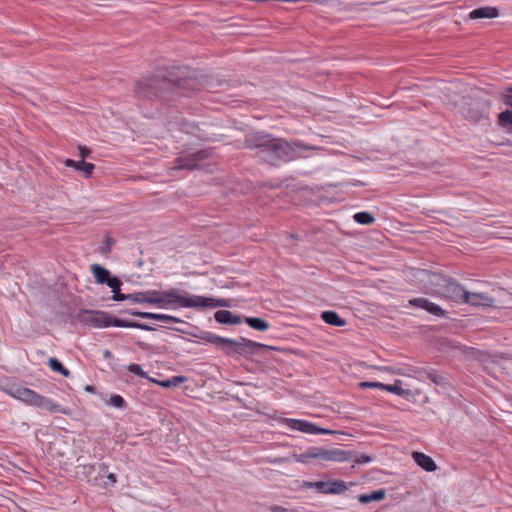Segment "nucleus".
Masks as SVG:
<instances>
[{
    "label": "nucleus",
    "instance_id": "nucleus-5",
    "mask_svg": "<svg viewBox=\"0 0 512 512\" xmlns=\"http://www.w3.org/2000/svg\"><path fill=\"white\" fill-rule=\"evenodd\" d=\"M3 390L18 400L25 402L28 405L35 406L39 409L48 411L50 413H64V409L60 404L53 402L51 399L38 394L36 391L22 386L20 384L12 383L3 388Z\"/></svg>",
    "mask_w": 512,
    "mask_h": 512
},
{
    "label": "nucleus",
    "instance_id": "nucleus-3",
    "mask_svg": "<svg viewBox=\"0 0 512 512\" xmlns=\"http://www.w3.org/2000/svg\"><path fill=\"white\" fill-rule=\"evenodd\" d=\"M192 337L198 338L206 343L215 345L227 356L239 355L248 358L250 355L257 354L260 350H275L274 346L262 344L245 337L238 340L225 338L209 331H200L199 333H189Z\"/></svg>",
    "mask_w": 512,
    "mask_h": 512
},
{
    "label": "nucleus",
    "instance_id": "nucleus-52",
    "mask_svg": "<svg viewBox=\"0 0 512 512\" xmlns=\"http://www.w3.org/2000/svg\"><path fill=\"white\" fill-rule=\"evenodd\" d=\"M281 461H282V459L274 460L273 462H274V463H277V462H281Z\"/></svg>",
    "mask_w": 512,
    "mask_h": 512
},
{
    "label": "nucleus",
    "instance_id": "nucleus-42",
    "mask_svg": "<svg viewBox=\"0 0 512 512\" xmlns=\"http://www.w3.org/2000/svg\"><path fill=\"white\" fill-rule=\"evenodd\" d=\"M107 482L103 480L104 483L108 486H114L117 483V476L115 473L109 472L105 475Z\"/></svg>",
    "mask_w": 512,
    "mask_h": 512
},
{
    "label": "nucleus",
    "instance_id": "nucleus-35",
    "mask_svg": "<svg viewBox=\"0 0 512 512\" xmlns=\"http://www.w3.org/2000/svg\"><path fill=\"white\" fill-rule=\"evenodd\" d=\"M352 455V458L349 461H353L356 464H367L373 460V456L367 454H356L353 451H349Z\"/></svg>",
    "mask_w": 512,
    "mask_h": 512
},
{
    "label": "nucleus",
    "instance_id": "nucleus-45",
    "mask_svg": "<svg viewBox=\"0 0 512 512\" xmlns=\"http://www.w3.org/2000/svg\"><path fill=\"white\" fill-rule=\"evenodd\" d=\"M114 244V240L110 237L106 238L105 244L101 247V251L103 253H107L111 251V247Z\"/></svg>",
    "mask_w": 512,
    "mask_h": 512
},
{
    "label": "nucleus",
    "instance_id": "nucleus-30",
    "mask_svg": "<svg viewBox=\"0 0 512 512\" xmlns=\"http://www.w3.org/2000/svg\"><path fill=\"white\" fill-rule=\"evenodd\" d=\"M463 114L465 118L475 123L481 121L484 118L482 111L475 107H469L465 109Z\"/></svg>",
    "mask_w": 512,
    "mask_h": 512
},
{
    "label": "nucleus",
    "instance_id": "nucleus-28",
    "mask_svg": "<svg viewBox=\"0 0 512 512\" xmlns=\"http://www.w3.org/2000/svg\"><path fill=\"white\" fill-rule=\"evenodd\" d=\"M48 366L52 371L58 372L64 377L70 376V371L57 358H50L48 360Z\"/></svg>",
    "mask_w": 512,
    "mask_h": 512
},
{
    "label": "nucleus",
    "instance_id": "nucleus-40",
    "mask_svg": "<svg viewBox=\"0 0 512 512\" xmlns=\"http://www.w3.org/2000/svg\"><path fill=\"white\" fill-rule=\"evenodd\" d=\"M78 151H79V157L85 161V159L87 157L90 156L91 154V149L88 148L87 146H82V145H79L78 147Z\"/></svg>",
    "mask_w": 512,
    "mask_h": 512
},
{
    "label": "nucleus",
    "instance_id": "nucleus-13",
    "mask_svg": "<svg viewBox=\"0 0 512 512\" xmlns=\"http://www.w3.org/2000/svg\"><path fill=\"white\" fill-rule=\"evenodd\" d=\"M281 423L287 425L293 430H297L306 434H333L332 430L319 427L312 422L302 419L282 418Z\"/></svg>",
    "mask_w": 512,
    "mask_h": 512
},
{
    "label": "nucleus",
    "instance_id": "nucleus-27",
    "mask_svg": "<svg viewBox=\"0 0 512 512\" xmlns=\"http://www.w3.org/2000/svg\"><path fill=\"white\" fill-rule=\"evenodd\" d=\"M147 319L157 320V321H161V322L183 323V320H181L178 317L167 315V314H161V313H153V312H148Z\"/></svg>",
    "mask_w": 512,
    "mask_h": 512
},
{
    "label": "nucleus",
    "instance_id": "nucleus-41",
    "mask_svg": "<svg viewBox=\"0 0 512 512\" xmlns=\"http://www.w3.org/2000/svg\"><path fill=\"white\" fill-rule=\"evenodd\" d=\"M144 294H145V299H150V300H154V299H159L160 297V292L161 291H158V290H147V291H143Z\"/></svg>",
    "mask_w": 512,
    "mask_h": 512
},
{
    "label": "nucleus",
    "instance_id": "nucleus-18",
    "mask_svg": "<svg viewBox=\"0 0 512 512\" xmlns=\"http://www.w3.org/2000/svg\"><path fill=\"white\" fill-rule=\"evenodd\" d=\"M230 303L227 299H215L212 297L196 296V308H216L229 307Z\"/></svg>",
    "mask_w": 512,
    "mask_h": 512
},
{
    "label": "nucleus",
    "instance_id": "nucleus-29",
    "mask_svg": "<svg viewBox=\"0 0 512 512\" xmlns=\"http://www.w3.org/2000/svg\"><path fill=\"white\" fill-rule=\"evenodd\" d=\"M187 380L185 376H173L171 378L157 381V383L163 388L177 387Z\"/></svg>",
    "mask_w": 512,
    "mask_h": 512
},
{
    "label": "nucleus",
    "instance_id": "nucleus-54",
    "mask_svg": "<svg viewBox=\"0 0 512 512\" xmlns=\"http://www.w3.org/2000/svg\"><path fill=\"white\" fill-rule=\"evenodd\" d=\"M291 237H293V239H296L297 235L294 236V234H291Z\"/></svg>",
    "mask_w": 512,
    "mask_h": 512
},
{
    "label": "nucleus",
    "instance_id": "nucleus-39",
    "mask_svg": "<svg viewBox=\"0 0 512 512\" xmlns=\"http://www.w3.org/2000/svg\"><path fill=\"white\" fill-rule=\"evenodd\" d=\"M383 384L381 382L363 381L358 384L361 389L366 388H378L383 390Z\"/></svg>",
    "mask_w": 512,
    "mask_h": 512
},
{
    "label": "nucleus",
    "instance_id": "nucleus-22",
    "mask_svg": "<svg viewBox=\"0 0 512 512\" xmlns=\"http://www.w3.org/2000/svg\"><path fill=\"white\" fill-rule=\"evenodd\" d=\"M321 319L328 325L342 327L346 325V320L339 316L336 311L327 310L321 313Z\"/></svg>",
    "mask_w": 512,
    "mask_h": 512
},
{
    "label": "nucleus",
    "instance_id": "nucleus-16",
    "mask_svg": "<svg viewBox=\"0 0 512 512\" xmlns=\"http://www.w3.org/2000/svg\"><path fill=\"white\" fill-rule=\"evenodd\" d=\"M64 164L66 167L75 169L77 172L81 173L85 178H90L95 169V165L93 163L86 162L82 159L79 161L73 159H66L64 161Z\"/></svg>",
    "mask_w": 512,
    "mask_h": 512
},
{
    "label": "nucleus",
    "instance_id": "nucleus-4",
    "mask_svg": "<svg viewBox=\"0 0 512 512\" xmlns=\"http://www.w3.org/2000/svg\"><path fill=\"white\" fill-rule=\"evenodd\" d=\"M75 319L80 323L95 328H107V327H123V328H136L144 331H154V327L141 323L134 320L121 319L116 316H112L108 312L102 310H89L80 309L75 315Z\"/></svg>",
    "mask_w": 512,
    "mask_h": 512
},
{
    "label": "nucleus",
    "instance_id": "nucleus-15",
    "mask_svg": "<svg viewBox=\"0 0 512 512\" xmlns=\"http://www.w3.org/2000/svg\"><path fill=\"white\" fill-rule=\"evenodd\" d=\"M464 304H469L475 307H492L494 299L485 293H471L467 291V299Z\"/></svg>",
    "mask_w": 512,
    "mask_h": 512
},
{
    "label": "nucleus",
    "instance_id": "nucleus-24",
    "mask_svg": "<svg viewBox=\"0 0 512 512\" xmlns=\"http://www.w3.org/2000/svg\"><path fill=\"white\" fill-rule=\"evenodd\" d=\"M244 321L250 328L257 331H266L270 327V324L260 317H245Z\"/></svg>",
    "mask_w": 512,
    "mask_h": 512
},
{
    "label": "nucleus",
    "instance_id": "nucleus-7",
    "mask_svg": "<svg viewBox=\"0 0 512 512\" xmlns=\"http://www.w3.org/2000/svg\"><path fill=\"white\" fill-rule=\"evenodd\" d=\"M159 299L153 300V305L160 308H168L178 305L183 308H196V296L188 292L181 294L177 289L171 288L169 290L161 291Z\"/></svg>",
    "mask_w": 512,
    "mask_h": 512
},
{
    "label": "nucleus",
    "instance_id": "nucleus-2",
    "mask_svg": "<svg viewBox=\"0 0 512 512\" xmlns=\"http://www.w3.org/2000/svg\"><path fill=\"white\" fill-rule=\"evenodd\" d=\"M244 147L256 150V155L260 159L274 167H278L282 163L307 158V152L322 149L301 140L276 138L264 132L247 133L244 138Z\"/></svg>",
    "mask_w": 512,
    "mask_h": 512
},
{
    "label": "nucleus",
    "instance_id": "nucleus-9",
    "mask_svg": "<svg viewBox=\"0 0 512 512\" xmlns=\"http://www.w3.org/2000/svg\"><path fill=\"white\" fill-rule=\"evenodd\" d=\"M443 282L445 275L418 267V292L437 294Z\"/></svg>",
    "mask_w": 512,
    "mask_h": 512
},
{
    "label": "nucleus",
    "instance_id": "nucleus-8",
    "mask_svg": "<svg viewBox=\"0 0 512 512\" xmlns=\"http://www.w3.org/2000/svg\"><path fill=\"white\" fill-rule=\"evenodd\" d=\"M213 148H205L189 154H181L174 160L173 170H197L201 162L212 157Z\"/></svg>",
    "mask_w": 512,
    "mask_h": 512
},
{
    "label": "nucleus",
    "instance_id": "nucleus-20",
    "mask_svg": "<svg viewBox=\"0 0 512 512\" xmlns=\"http://www.w3.org/2000/svg\"><path fill=\"white\" fill-rule=\"evenodd\" d=\"M417 305L418 309H424L435 317L442 318L446 315V311L442 307L428 299L418 298Z\"/></svg>",
    "mask_w": 512,
    "mask_h": 512
},
{
    "label": "nucleus",
    "instance_id": "nucleus-6",
    "mask_svg": "<svg viewBox=\"0 0 512 512\" xmlns=\"http://www.w3.org/2000/svg\"><path fill=\"white\" fill-rule=\"evenodd\" d=\"M352 458L348 450L339 448L325 449L322 447H309L304 453L293 454V459L296 462L307 464L311 459H318L322 461L333 462H346Z\"/></svg>",
    "mask_w": 512,
    "mask_h": 512
},
{
    "label": "nucleus",
    "instance_id": "nucleus-19",
    "mask_svg": "<svg viewBox=\"0 0 512 512\" xmlns=\"http://www.w3.org/2000/svg\"><path fill=\"white\" fill-rule=\"evenodd\" d=\"M214 318L219 324L224 325H236L242 322L241 316L236 315L229 310L216 311L214 314Z\"/></svg>",
    "mask_w": 512,
    "mask_h": 512
},
{
    "label": "nucleus",
    "instance_id": "nucleus-49",
    "mask_svg": "<svg viewBox=\"0 0 512 512\" xmlns=\"http://www.w3.org/2000/svg\"><path fill=\"white\" fill-rule=\"evenodd\" d=\"M411 457L416 462V457H417L416 450L411 452Z\"/></svg>",
    "mask_w": 512,
    "mask_h": 512
},
{
    "label": "nucleus",
    "instance_id": "nucleus-46",
    "mask_svg": "<svg viewBox=\"0 0 512 512\" xmlns=\"http://www.w3.org/2000/svg\"><path fill=\"white\" fill-rule=\"evenodd\" d=\"M135 344L141 349V350H144V351H149L151 350V345L146 343V342H143V341H136Z\"/></svg>",
    "mask_w": 512,
    "mask_h": 512
},
{
    "label": "nucleus",
    "instance_id": "nucleus-23",
    "mask_svg": "<svg viewBox=\"0 0 512 512\" xmlns=\"http://www.w3.org/2000/svg\"><path fill=\"white\" fill-rule=\"evenodd\" d=\"M386 491L384 489L374 490L370 493L360 494L358 501L362 504H368L373 501H381L385 498Z\"/></svg>",
    "mask_w": 512,
    "mask_h": 512
},
{
    "label": "nucleus",
    "instance_id": "nucleus-43",
    "mask_svg": "<svg viewBox=\"0 0 512 512\" xmlns=\"http://www.w3.org/2000/svg\"><path fill=\"white\" fill-rule=\"evenodd\" d=\"M108 468H109V467H108V465H107V464H105V463H100V464L98 465V467L96 468V469H97L96 474H97V475H100V476L102 477V479H103V478H104V476H105L106 474H108V473H109Z\"/></svg>",
    "mask_w": 512,
    "mask_h": 512
},
{
    "label": "nucleus",
    "instance_id": "nucleus-32",
    "mask_svg": "<svg viewBox=\"0 0 512 512\" xmlns=\"http://www.w3.org/2000/svg\"><path fill=\"white\" fill-rule=\"evenodd\" d=\"M498 123L501 127H512V109H507L499 113Z\"/></svg>",
    "mask_w": 512,
    "mask_h": 512
},
{
    "label": "nucleus",
    "instance_id": "nucleus-10",
    "mask_svg": "<svg viewBox=\"0 0 512 512\" xmlns=\"http://www.w3.org/2000/svg\"><path fill=\"white\" fill-rule=\"evenodd\" d=\"M90 270L95 282L99 285H107L113 295L121 291V287L123 286L122 280L118 276L113 275L109 269L100 264H92Z\"/></svg>",
    "mask_w": 512,
    "mask_h": 512
},
{
    "label": "nucleus",
    "instance_id": "nucleus-38",
    "mask_svg": "<svg viewBox=\"0 0 512 512\" xmlns=\"http://www.w3.org/2000/svg\"><path fill=\"white\" fill-rule=\"evenodd\" d=\"M121 313L136 316V317H139L142 319H147V316H148V312L135 310V309H125V310L121 311Z\"/></svg>",
    "mask_w": 512,
    "mask_h": 512
},
{
    "label": "nucleus",
    "instance_id": "nucleus-14",
    "mask_svg": "<svg viewBox=\"0 0 512 512\" xmlns=\"http://www.w3.org/2000/svg\"><path fill=\"white\" fill-rule=\"evenodd\" d=\"M77 474L81 475L89 484L107 488V484L102 481V477L97 475V469L94 464H78L76 466Z\"/></svg>",
    "mask_w": 512,
    "mask_h": 512
},
{
    "label": "nucleus",
    "instance_id": "nucleus-37",
    "mask_svg": "<svg viewBox=\"0 0 512 512\" xmlns=\"http://www.w3.org/2000/svg\"><path fill=\"white\" fill-rule=\"evenodd\" d=\"M207 85L208 88L214 92L222 90L225 86H229L226 80H217L216 82H210Z\"/></svg>",
    "mask_w": 512,
    "mask_h": 512
},
{
    "label": "nucleus",
    "instance_id": "nucleus-36",
    "mask_svg": "<svg viewBox=\"0 0 512 512\" xmlns=\"http://www.w3.org/2000/svg\"><path fill=\"white\" fill-rule=\"evenodd\" d=\"M127 370L141 378H145V379L148 378L147 373L142 369V367L139 364H135V363L129 364L127 366Z\"/></svg>",
    "mask_w": 512,
    "mask_h": 512
},
{
    "label": "nucleus",
    "instance_id": "nucleus-17",
    "mask_svg": "<svg viewBox=\"0 0 512 512\" xmlns=\"http://www.w3.org/2000/svg\"><path fill=\"white\" fill-rule=\"evenodd\" d=\"M109 299L116 301V302L128 300L133 303H138V304L147 303V304L153 305V300L145 299V294L143 291L135 292L132 294H124L121 291H119L116 295H112Z\"/></svg>",
    "mask_w": 512,
    "mask_h": 512
},
{
    "label": "nucleus",
    "instance_id": "nucleus-1",
    "mask_svg": "<svg viewBox=\"0 0 512 512\" xmlns=\"http://www.w3.org/2000/svg\"><path fill=\"white\" fill-rule=\"evenodd\" d=\"M199 90L196 79L186 76L179 68L166 74L157 73L136 81L134 96L138 101L172 102Z\"/></svg>",
    "mask_w": 512,
    "mask_h": 512
},
{
    "label": "nucleus",
    "instance_id": "nucleus-26",
    "mask_svg": "<svg viewBox=\"0 0 512 512\" xmlns=\"http://www.w3.org/2000/svg\"><path fill=\"white\" fill-rule=\"evenodd\" d=\"M353 219L361 225H371L375 222V217L370 212L362 211L354 214Z\"/></svg>",
    "mask_w": 512,
    "mask_h": 512
},
{
    "label": "nucleus",
    "instance_id": "nucleus-50",
    "mask_svg": "<svg viewBox=\"0 0 512 512\" xmlns=\"http://www.w3.org/2000/svg\"><path fill=\"white\" fill-rule=\"evenodd\" d=\"M409 303H410L412 306H416V298L409 300Z\"/></svg>",
    "mask_w": 512,
    "mask_h": 512
},
{
    "label": "nucleus",
    "instance_id": "nucleus-11",
    "mask_svg": "<svg viewBox=\"0 0 512 512\" xmlns=\"http://www.w3.org/2000/svg\"><path fill=\"white\" fill-rule=\"evenodd\" d=\"M437 294L457 304H464V300L467 299V290L460 283L446 276Z\"/></svg>",
    "mask_w": 512,
    "mask_h": 512
},
{
    "label": "nucleus",
    "instance_id": "nucleus-31",
    "mask_svg": "<svg viewBox=\"0 0 512 512\" xmlns=\"http://www.w3.org/2000/svg\"><path fill=\"white\" fill-rule=\"evenodd\" d=\"M499 99L504 105L512 109V85L505 87L499 92Z\"/></svg>",
    "mask_w": 512,
    "mask_h": 512
},
{
    "label": "nucleus",
    "instance_id": "nucleus-53",
    "mask_svg": "<svg viewBox=\"0 0 512 512\" xmlns=\"http://www.w3.org/2000/svg\"><path fill=\"white\" fill-rule=\"evenodd\" d=\"M291 237H293V239H296L297 235L294 236V234H291Z\"/></svg>",
    "mask_w": 512,
    "mask_h": 512
},
{
    "label": "nucleus",
    "instance_id": "nucleus-48",
    "mask_svg": "<svg viewBox=\"0 0 512 512\" xmlns=\"http://www.w3.org/2000/svg\"><path fill=\"white\" fill-rule=\"evenodd\" d=\"M85 390H86V391H89V392H94V391H95V387H94V386H92V385H87V386L85 387Z\"/></svg>",
    "mask_w": 512,
    "mask_h": 512
},
{
    "label": "nucleus",
    "instance_id": "nucleus-12",
    "mask_svg": "<svg viewBox=\"0 0 512 512\" xmlns=\"http://www.w3.org/2000/svg\"><path fill=\"white\" fill-rule=\"evenodd\" d=\"M302 488H314L321 494H341L346 491L347 486L343 480L329 481H303Z\"/></svg>",
    "mask_w": 512,
    "mask_h": 512
},
{
    "label": "nucleus",
    "instance_id": "nucleus-44",
    "mask_svg": "<svg viewBox=\"0 0 512 512\" xmlns=\"http://www.w3.org/2000/svg\"><path fill=\"white\" fill-rule=\"evenodd\" d=\"M270 512H297L295 509H288L279 505H272L268 508Z\"/></svg>",
    "mask_w": 512,
    "mask_h": 512
},
{
    "label": "nucleus",
    "instance_id": "nucleus-25",
    "mask_svg": "<svg viewBox=\"0 0 512 512\" xmlns=\"http://www.w3.org/2000/svg\"><path fill=\"white\" fill-rule=\"evenodd\" d=\"M418 467L427 472H433L438 468L437 464L430 456L421 452H418Z\"/></svg>",
    "mask_w": 512,
    "mask_h": 512
},
{
    "label": "nucleus",
    "instance_id": "nucleus-47",
    "mask_svg": "<svg viewBox=\"0 0 512 512\" xmlns=\"http://www.w3.org/2000/svg\"><path fill=\"white\" fill-rule=\"evenodd\" d=\"M103 356H104L105 359H112L113 358V353L110 350L106 349L103 352Z\"/></svg>",
    "mask_w": 512,
    "mask_h": 512
},
{
    "label": "nucleus",
    "instance_id": "nucleus-51",
    "mask_svg": "<svg viewBox=\"0 0 512 512\" xmlns=\"http://www.w3.org/2000/svg\"><path fill=\"white\" fill-rule=\"evenodd\" d=\"M354 185H355V186H358V185H364V183H362V182L358 181V182H356Z\"/></svg>",
    "mask_w": 512,
    "mask_h": 512
},
{
    "label": "nucleus",
    "instance_id": "nucleus-21",
    "mask_svg": "<svg viewBox=\"0 0 512 512\" xmlns=\"http://www.w3.org/2000/svg\"><path fill=\"white\" fill-rule=\"evenodd\" d=\"M499 16V10L495 7H480L469 13V19L496 18Z\"/></svg>",
    "mask_w": 512,
    "mask_h": 512
},
{
    "label": "nucleus",
    "instance_id": "nucleus-33",
    "mask_svg": "<svg viewBox=\"0 0 512 512\" xmlns=\"http://www.w3.org/2000/svg\"><path fill=\"white\" fill-rule=\"evenodd\" d=\"M107 404L115 408L124 409L127 407L125 399L119 394H112Z\"/></svg>",
    "mask_w": 512,
    "mask_h": 512
},
{
    "label": "nucleus",
    "instance_id": "nucleus-34",
    "mask_svg": "<svg viewBox=\"0 0 512 512\" xmlns=\"http://www.w3.org/2000/svg\"><path fill=\"white\" fill-rule=\"evenodd\" d=\"M383 390L400 396L405 394V390L401 387V381L399 380L395 381L394 384H383Z\"/></svg>",
    "mask_w": 512,
    "mask_h": 512
}]
</instances>
